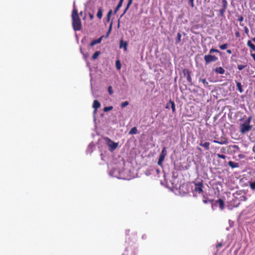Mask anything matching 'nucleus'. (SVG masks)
Segmentation results:
<instances>
[{
  "label": "nucleus",
  "mask_w": 255,
  "mask_h": 255,
  "mask_svg": "<svg viewBox=\"0 0 255 255\" xmlns=\"http://www.w3.org/2000/svg\"><path fill=\"white\" fill-rule=\"evenodd\" d=\"M200 145L202 147H204L206 150L209 149L210 143L209 142H205L204 143H203L202 141H201V143H200Z\"/></svg>",
  "instance_id": "obj_15"
},
{
  "label": "nucleus",
  "mask_w": 255,
  "mask_h": 255,
  "mask_svg": "<svg viewBox=\"0 0 255 255\" xmlns=\"http://www.w3.org/2000/svg\"><path fill=\"white\" fill-rule=\"evenodd\" d=\"M254 77L255 78V75L254 76Z\"/></svg>",
  "instance_id": "obj_59"
},
{
  "label": "nucleus",
  "mask_w": 255,
  "mask_h": 255,
  "mask_svg": "<svg viewBox=\"0 0 255 255\" xmlns=\"http://www.w3.org/2000/svg\"><path fill=\"white\" fill-rule=\"evenodd\" d=\"M254 95H255V92L254 93Z\"/></svg>",
  "instance_id": "obj_60"
},
{
  "label": "nucleus",
  "mask_w": 255,
  "mask_h": 255,
  "mask_svg": "<svg viewBox=\"0 0 255 255\" xmlns=\"http://www.w3.org/2000/svg\"><path fill=\"white\" fill-rule=\"evenodd\" d=\"M128 104H129L128 102V101L124 102L122 103V104H121V107L122 108H124L128 105Z\"/></svg>",
  "instance_id": "obj_31"
},
{
  "label": "nucleus",
  "mask_w": 255,
  "mask_h": 255,
  "mask_svg": "<svg viewBox=\"0 0 255 255\" xmlns=\"http://www.w3.org/2000/svg\"><path fill=\"white\" fill-rule=\"evenodd\" d=\"M103 37H104V36H102L99 38L93 40L90 44V46L93 47L97 44L100 43L102 41V40Z\"/></svg>",
  "instance_id": "obj_9"
},
{
  "label": "nucleus",
  "mask_w": 255,
  "mask_h": 255,
  "mask_svg": "<svg viewBox=\"0 0 255 255\" xmlns=\"http://www.w3.org/2000/svg\"><path fill=\"white\" fill-rule=\"evenodd\" d=\"M132 0H128V4H127V6H126V8H125L123 13L121 15V17H122L125 14V13L128 10V9L129 7L130 6L131 4L132 3Z\"/></svg>",
  "instance_id": "obj_17"
},
{
  "label": "nucleus",
  "mask_w": 255,
  "mask_h": 255,
  "mask_svg": "<svg viewBox=\"0 0 255 255\" xmlns=\"http://www.w3.org/2000/svg\"><path fill=\"white\" fill-rule=\"evenodd\" d=\"M181 34L180 33H178L177 38L176 39V42H175V43L176 44L180 43V42L181 41Z\"/></svg>",
  "instance_id": "obj_23"
},
{
  "label": "nucleus",
  "mask_w": 255,
  "mask_h": 255,
  "mask_svg": "<svg viewBox=\"0 0 255 255\" xmlns=\"http://www.w3.org/2000/svg\"><path fill=\"white\" fill-rule=\"evenodd\" d=\"M169 105L171 106L172 111L174 112L175 111V105L174 102L173 101L170 100L169 102L167 104L166 108H169Z\"/></svg>",
  "instance_id": "obj_13"
},
{
  "label": "nucleus",
  "mask_w": 255,
  "mask_h": 255,
  "mask_svg": "<svg viewBox=\"0 0 255 255\" xmlns=\"http://www.w3.org/2000/svg\"><path fill=\"white\" fill-rule=\"evenodd\" d=\"M236 85H237V88H238V90H239V91L242 93L243 92V89L242 88V85L241 84V83L239 82H236Z\"/></svg>",
  "instance_id": "obj_18"
},
{
  "label": "nucleus",
  "mask_w": 255,
  "mask_h": 255,
  "mask_svg": "<svg viewBox=\"0 0 255 255\" xmlns=\"http://www.w3.org/2000/svg\"><path fill=\"white\" fill-rule=\"evenodd\" d=\"M80 14H82V11H81V12H80Z\"/></svg>",
  "instance_id": "obj_58"
},
{
  "label": "nucleus",
  "mask_w": 255,
  "mask_h": 255,
  "mask_svg": "<svg viewBox=\"0 0 255 255\" xmlns=\"http://www.w3.org/2000/svg\"><path fill=\"white\" fill-rule=\"evenodd\" d=\"M197 149H199V150H201V148H199V147H198V148H197Z\"/></svg>",
  "instance_id": "obj_57"
},
{
  "label": "nucleus",
  "mask_w": 255,
  "mask_h": 255,
  "mask_svg": "<svg viewBox=\"0 0 255 255\" xmlns=\"http://www.w3.org/2000/svg\"><path fill=\"white\" fill-rule=\"evenodd\" d=\"M101 106L100 103L97 101V100H95L94 101L93 104V108L94 109V111L93 112V114H95L96 113L97 109L99 108Z\"/></svg>",
  "instance_id": "obj_8"
},
{
  "label": "nucleus",
  "mask_w": 255,
  "mask_h": 255,
  "mask_svg": "<svg viewBox=\"0 0 255 255\" xmlns=\"http://www.w3.org/2000/svg\"><path fill=\"white\" fill-rule=\"evenodd\" d=\"M127 46L128 43L126 41H124L123 40H121L120 42V48H124L125 50L126 51L127 50Z\"/></svg>",
  "instance_id": "obj_11"
},
{
  "label": "nucleus",
  "mask_w": 255,
  "mask_h": 255,
  "mask_svg": "<svg viewBox=\"0 0 255 255\" xmlns=\"http://www.w3.org/2000/svg\"><path fill=\"white\" fill-rule=\"evenodd\" d=\"M187 80L190 83H191L192 81V78L189 73H188L187 74Z\"/></svg>",
  "instance_id": "obj_41"
},
{
  "label": "nucleus",
  "mask_w": 255,
  "mask_h": 255,
  "mask_svg": "<svg viewBox=\"0 0 255 255\" xmlns=\"http://www.w3.org/2000/svg\"><path fill=\"white\" fill-rule=\"evenodd\" d=\"M228 47V44L225 43L222 45H219V48L222 50L226 49Z\"/></svg>",
  "instance_id": "obj_29"
},
{
  "label": "nucleus",
  "mask_w": 255,
  "mask_h": 255,
  "mask_svg": "<svg viewBox=\"0 0 255 255\" xmlns=\"http://www.w3.org/2000/svg\"><path fill=\"white\" fill-rule=\"evenodd\" d=\"M214 52L220 53L219 50H218V49H214V48H211L209 51V53L210 54H212Z\"/></svg>",
  "instance_id": "obj_33"
},
{
  "label": "nucleus",
  "mask_w": 255,
  "mask_h": 255,
  "mask_svg": "<svg viewBox=\"0 0 255 255\" xmlns=\"http://www.w3.org/2000/svg\"><path fill=\"white\" fill-rule=\"evenodd\" d=\"M250 186L252 190H255V181L251 182L250 183Z\"/></svg>",
  "instance_id": "obj_32"
},
{
  "label": "nucleus",
  "mask_w": 255,
  "mask_h": 255,
  "mask_svg": "<svg viewBox=\"0 0 255 255\" xmlns=\"http://www.w3.org/2000/svg\"><path fill=\"white\" fill-rule=\"evenodd\" d=\"M120 26V20H119L118 27Z\"/></svg>",
  "instance_id": "obj_56"
},
{
  "label": "nucleus",
  "mask_w": 255,
  "mask_h": 255,
  "mask_svg": "<svg viewBox=\"0 0 255 255\" xmlns=\"http://www.w3.org/2000/svg\"><path fill=\"white\" fill-rule=\"evenodd\" d=\"M166 154H167V151L166 149V147H164L161 151V153L160 155H164V156H165L166 155Z\"/></svg>",
  "instance_id": "obj_30"
},
{
  "label": "nucleus",
  "mask_w": 255,
  "mask_h": 255,
  "mask_svg": "<svg viewBox=\"0 0 255 255\" xmlns=\"http://www.w3.org/2000/svg\"><path fill=\"white\" fill-rule=\"evenodd\" d=\"M72 26L75 31H78L81 29V21L79 17L78 10L76 8L73 9L72 13Z\"/></svg>",
  "instance_id": "obj_1"
},
{
  "label": "nucleus",
  "mask_w": 255,
  "mask_h": 255,
  "mask_svg": "<svg viewBox=\"0 0 255 255\" xmlns=\"http://www.w3.org/2000/svg\"><path fill=\"white\" fill-rule=\"evenodd\" d=\"M116 66L117 69L120 70L121 68V64L119 60H117L116 62Z\"/></svg>",
  "instance_id": "obj_28"
},
{
  "label": "nucleus",
  "mask_w": 255,
  "mask_h": 255,
  "mask_svg": "<svg viewBox=\"0 0 255 255\" xmlns=\"http://www.w3.org/2000/svg\"><path fill=\"white\" fill-rule=\"evenodd\" d=\"M252 40H253L254 42H255V37L254 38H252Z\"/></svg>",
  "instance_id": "obj_54"
},
{
  "label": "nucleus",
  "mask_w": 255,
  "mask_h": 255,
  "mask_svg": "<svg viewBox=\"0 0 255 255\" xmlns=\"http://www.w3.org/2000/svg\"><path fill=\"white\" fill-rule=\"evenodd\" d=\"M217 206H218V204L216 202L215 203H212V206H211L212 210H215Z\"/></svg>",
  "instance_id": "obj_40"
},
{
  "label": "nucleus",
  "mask_w": 255,
  "mask_h": 255,
  "mask_svg": "<svg viewBox=\"0 0 255 255\" xmlns=\"http://www.w3.org/2000/svg\"><path fill=\"white\" fill-rule=\"evenodd\" d=\"M251 120H252V117H250L247 119V120L246 121V122L244 123L246 124H247L248 125H250V124L251 122Z\"/></svg>",
  "instance_id": "obj_35"
},
{
  "label": "nucleus",
  "mask_w": 255,
  "mask_h": 255,
  "mask_svg": "<svg viewBox=\"0 0 255 255\" xmlns=\"http://www.w3.org/2000/svg\"><path fill=\"white\" fill-rule=\"evenodd\" d=\"M199 81L201 82L203 84L204 86L205 87H207L208 86V82H207V81L205 79L200 78Z\"/></svg>",
  "instance_id": "obj_22"
},
{
  "label": "nucleus",
  "mask_w": 255,
  "mask_h": 255,
  "mask_svg": "<svg viewBox=\"0 0 255 255\" xmlns=\"http://www.w3.org/2000/svg\"><path fill=\"white\" fill-rule=\"evenodd\" d=\"M216 202L218 204H219L221 210H223L224 208V203L223 200L221 199H219L216 201Z\"/></svg>",
  "instance_id": "obj_14"
},
{
  "label": "nucleus",
  "mask_w": 255,
  "mask_h": 255,
  "mask_svg": "<svg viewBox=\"0 0 255 255\" xmlns=\"http://www.w3.org/2000/svg\"><path fill=\"white\" fill-rule=\"evenodd\" d=\"M103 15V11L101 7L99 8L98 12L97 13V16L99 18L101 19Z\"/></svg>",
  "instance_id": "obj_21"
},
{
  "label": "nucleus",
  "mask_w": 255,
  "mask_h": 255,
  "mask_svg": "<svg viewBox=\"0 0 255 255\" xmlns=\"http://www.w3.org/2000/svg\"><path fill=\"white\" fill-rule=\"evenodd\" d=\"M213 142L217 143H219V144H223L224 143V142H221V141H218V140H213Z\"/></svg>",
  "instance_id": "obj_45"
},
{
  "label": "nucleus",
  "mask_w": 255,
  "mask_h": 255,
  "mask_svg": "<svg viewBox=\"0 0 255 255\" xmlns=\"http://www.w3.org/2000/svg\"><path fill=\"white\" fill-rule=\"evenodd\" d=\"M228 6V2L226 0H222V8L220 9V15L225 18V12Z\"/></svg>",
  "instance_id": "obj_6"
},
{
  "label": "nucleus",
  "mask_w": 255,
  "mask_h": 255,
  "mask_svg": "<svg viewBox=\"0 0 255 255\" xmlns=\"http://www.w3.org/2000/svg\"><path fill=\"white\" fill-rule=\"evenodd\" d=\"M122 3L121 2H119L118 5L117 6V7H116L115 10H114V12L115 13H116L118 10L121 7V6H122Z\"/></svg>",
  "instance_id": "obj_27"
},
{
  "label": "nucleus",
  "mask_w": 255,
  "mask_h": 255,
  "mask_svg": "<svg viewBox=\"0 0 255 255\" xmlns=\"http://www.w3.org/2000/svg\"><path fill=\"white\" fill-rule=\"evenodd\" d=\"M216 155L222 159H225L226 158V156L224 154H221L219 153L216 154Z\"/></svg>",
  "instance_id": "obj_36"
},
{
  "label": "nucleus",
  "mask_w": 255,
  "mask_h": 255,
  "mask_svg": "<svg viewBox=\"0 0 255 255\" xmlns=\"http://www.w3.org/2000/svg\"><path fill=\"white\" fill-rule=\"evenodd\" d=\"M194 191L198 192V193H201L203 192V184L202 183H198L195 184Z\"/></svg>",
  "instance_id": "obj_7"
},
{
  "label": "nucleus",
  "mask_w": 255,
  "mask_h": 255,
  "mask_svg": "<svg viewBox=\"0 0 255 255\" xmlns=\"http://www.w3.org/2000/svg\"><path fill=\"white\" fill-rule=\"evenodd\" d=\"M222 246H223V245H222V243H218V244L217 245V246H216V248H218V249H219V248H220L222 247Z\"/></svg>",
  "instance_id": "obj_47"
},
{
  "label": "nucleus",
  "mask_w": 255,
  "mask_h": 255,
  "mask_svg": "<svg viewBox=\"0 0 255 255\" xmlns=\"http://www.w3.org/2000/svg\"><path fill=\"white\" fill-rule=\"evenodd\" d=\"M124 0H120V2H121L123 3Z\"/></svg>",
  "instance_id": "obj_55"
},
{
  "label": "nucleus",
  "mask_w": 255,
  "mask_h": 255,
  "mask_svg": "<svg viewBox=\"0 0 255 255\" xmlns=\"http://www.w3.org/2000/svg\"><path fill=\"white\" fill-rule=\"evenodd\" d=\"M112 23H111L110 25V27H109V30L107 32V36H108L109 34L111 33V30H112Z\"/></svg>",
  "instance_id": "obj_42"
},
{
  "label": "nucleus",
  "mask_w": 255,
  "mask_h": 255,
  "mask_svg": "<svg viewBox=\"0 0 255 255\" xmlns=\"http://www.w3.org/2000/svg\"><path fill=\"white\" fill-rule=\"evenodd\" d=\"M204 60L205 61V64L208 65L211 62L216 61L218 58L214 55L211 54H208L204 56Z\"/></svg>",
  "instance_id": "obj_4"
},
{
  "label": "nucleus",
  "mask_w": 255,
  "mask_h": 255,
  "mask_svg": "<svg viewBox=\"0 0 255 255\" xmlns=\"http://www.w3.org/2000/svg\"><path fill=\"white\" fill-rule=\"evenodd\" d=\"M251 56L253 57V58L254 59V60H255V53H251Z\"/></svg>",
  "instance_id": "obj_48"
},
{
  "label": "nucleus",
  "mask_w": 255,
  "mask_h": 255,
  "mask_svg": "<svg viewBox=\"0 0 255 255\" xmlns=\"http://www.w3.org/2000/svg\"><path fill=\"white\" fill-rule=\"evenodd\" d=\"M228 165L232 168H238L239 167V163L235 162L232 161H229Z\"/></svg>",
  "instance_id": "obj_12"
},
{
  "label": "nucleus",
  "mask_w": 255,
  "mask_h": 255,
  "mask_svg": "<svg viewBox=\"0 0 255 255\" xmlns=\"http://www.w3.org/2000/svg\"><path fill=\"white\" fill-rule=\"evenodd\" d=\"M238 20L240 22V25L242 26H244V24L242 23V22L244 20V17L242 15H238Z\"/></svg>",
  "instance_id": "obj_25"
},
{
  "label": "nucleus",
  "mask_w": 255,
  "mask_h": 255,
  "mask_svg": "<svg viewBox=\"0 0 255 255\" xmlns=\"http://www.w3.org/2000/svg\"><path fill=\"white\" fill-rule=\"evenodd\" d=\"M90 17L91 19H92L93 18V15L92 14H90Z\"/></svg>",
  "instance_id": "obj_53"
},
{
  "label": "nucleus",
  "mask_w": 255,
  "mask_h": 255,
  "mask_svg": "<svg viewBox=\"0 0 255 255\" xmlns=\"http://www.w3.org/2000/svg\"><path fill=\"white\" fill-rule=\"evenodd\" d=\"M112 13V10L111 9L109 11V12L107 14V21H109L110 20L111 15Z\"/></svg>",
  "instance_id": "obj_34"
},
{
  "label": "nucleus",
  "mask_w": 255,
  "mask_h": 255,
  "mask_svg": "<svg viewBox=\"0 0 255 255\" xmlns=\"http://www.w3.org/2000/svg\"><path fill=\"white\" fill-rule=\"evenodd\" d=\"M213 200H209L208 199H205L203 200V202L205 204H207L208 203H212L213 202Z\"/></svg>",
  "instance_id": "obj_37"
},
{
  "label": "nucleus",
  "mask_w": 255,
  "mask_h": 255,
  "mask_svg": "<svg viewBox=\"0 0 255 255\" xmlns=\"http://www.w3.org/2000/svg\"><path fill=\"white\" fill-rule=\"evenodd\" d=\"M106 144L110 147V150L113 151L116 149L119 145L118 142H115L108 137L104 138Z\"/></svg>",
  "instance_id": "obj_3"
},
{
  "label": "nucleus",
  "mask_w": 255,
  "mask_h": 255,
  "mask_svg": "<svg viewBox=\"0 0 255 255\" xmlns=\"http://www.w3.org/2000/svg\"><path fill=\"white\" fill-rule=\"evenodd\" d=\"M93 145H91V144H89V146H88V148L87 150V152H88V151L91 148V147H93Z\"/></svg>",
  "instance_id": "obj_49"
},
{
  "label": "nucleus",
  "mask_w": 255,
  "mask_h": 255,
  "mask_svg": "<svg viewBox=\"0 0 255 255\" xmlns=\"http://www.w3.org/2000/svg\"><path fill=\"white\" fill-rule=\"evenodd\" d=\"M247 45L253 50L255 51V45H254L251 40H249L247 42Z\"/></svg>",
  "instance_id": "obj_20"
},
{
  "label": "nucleus",
  "mask_w": 255,
  "mask_h": 255,
  "mask_svg": "<svg viewBox=\"0 0 255 255\" xmlns=\"http://www.w3.org/2000/svg\"><path fill=\"white\" fill-rule=\"evenodd\" d=\"M247 65H238V69L239 70H243L244 68H245L246 67Z\"/></svg>",
  "instance_id": "obj_38"
},
{
  "label": "nucleus",
  "mask_w": 255,
  "mask_h": 255,
  "mask_svg": "<svg viewBox=\"0 0 255 255\" xmlns=\"http://www.w3.org/2000/svg\"><path fill=\"white\" fill-rule=\"evenodd\" d=\"M73 9H74V8H76L75 7V1H74V2H73Z\"/></svg>",
  "instance_id": "obj_52"
},
{
  "label": "nucleus",
  "mask_w": 255,
  "mask_h": 255,
  "mask_svg": "<svg viewBox=\"0 0 255 255\" xmlns=\"http://www.w3.org/2000/svg\"><path fill=\"white\" fill-rule=\"evenodd\" d=\"M227 52L228 53H229V54H231V53H232V50H230V49H228V50H227Z\"/></svg>",
  "instance_id": "obj_51"
},
{
  "label": "nucleus",
  "mask_w": 255,
  "mask_h": 255,
  "mask_svg": "<svg viewBox=\"0 0 255 255\" xmlns=\"http://www.w3.org/2000/svg\"><path fill=\"white\" fill-rule=\"evenodd\" d=\"M113 109V106L105 107L103 109V111L105 112H107L112 110Z\"/></svg>",
  "instance_id": "obj_26"
},
{
  "label": "nucleus",
  "mask_w": 255,
  "mask_h": 255,
  "mask_svg": "<svg viewBox=\"0 0 255 255\" xmlns=\"http://www.w3.org/2000/svg\"><path fill=\"white\" fill-rule=\"evenodd\" d=\"M215 72L217 74H224L225 70L222 67H216L214 69Z\"/></svg>",
  "instance_id": "obj_10"
},
{
  "label": "nucleus",
  "mask_w": 255,
  "mask_h": 255,
  "mask_svg": "<svg viewBox=\"0 0 255 255\" xmlns=\"http://www.w3.org/2000/svg\"><path fill=\"white\" fill-rule=\"evenodd\" d=\"M252 126L243 123L240 125V130L242 133H245L251 130Z\"/></svg>",
  "instance_id": "obj_5"
},
{
  "label": "nucleus",
  "mask_w": 255,
  "mask_h": 255,
  "mask_svg": "<svg viewBox=\"0 0 255 255\" xmlns=\"http://www.w3.org/2000/svg\"><path fill=\"white\" fill-rule=\"evenodd\" d=\"M194 0H189V3L191 5L192 7L194 6Z\"/></svg>",
  "instance_id": "obj_43"
},
{
  "label": "nucleus",
  "mask_w": 255,
  "mask_h": 255,
  "mask_svg": "<svg viewBox=\"0 0 255 255\" xmlns=\"http://www.w3.org/2000/svg\"><path fill=\"white\" fill-rule=\"evenodd\" d=\"M108 92L110 95H112L114 93L113 89H112V87L111 86H110L108 87Z\"/></svg>",
  "instance_id": "obj_39"
},
{
  "label": "nucleus",
  "mask_w": 255,
  "mask_h": 255,
  "mask_svg": "<svg viewBox=\"0 0 255 255\" xmlns=\"http://www.w3.org/2000/svg\"><path fill=\"white\" fill-rule=\"evenodd\" d=\"M234 199L233 202L236 204V206L238 207L242 201H245L247 200V198L245 196V193L241 190L237 191L233 194Z\"/></svg>",
  "instance_id": "obj_2"
},
{
  "label": "nucleus",
  "mask_w": 255,
  "mask_h": 255,
  "mask_svg": "<svg viewBox=\"0 0 255 255\" xmlns=\"http://www.w3.org/2000/svg\"><path fill=\"white\" fill-rule=\"evenodd\" d=\"M165 157L164 155H160L158 161V165L159 166H161L162 165V163L163 160H164Z\"/></svg>",
  "instance_id": "obj_19"
},
{
  "label": "nucleus",
  "mask_w": 255,
  "mask_h": 255,
  "mask_svg": "<svg viewBox=\"0 0 255 255\" xmlns=\"http://www.w3.org/2000/svg\"><path fill=\"white\" fill-rule=\"evenodd\" d=\"M81 53L83 55L85 58H86L88 56V54L87 53L84 54L82 52V49H80Z\"/></svg>",
  "instance_id": "obj_44"
},
{
  "label": "nucleus",
  "mask_w": 255,
  "mask_h": 255,
  "mask_svg": "<svg viewBox=\"0 0 255 255\" xmlns=\"http://www.w3.org/2000/svg\"><path fill=\"white\" fill-rule=\"evenodd\" d=\"M137 133H138V130H137L136 127H135L132 128L129 131V134H136Z\"/></svg>",
  "instance_id": "obj_16"
},
{
  "label": "nucleus",
  "mask_w": 255,
  "mask_h": 255,
  "mask_svg": "<svg viewBox=\"0 0 255 255\" xmlns=\"http://www.w3.org/2000/svg\"><path fill=\"white\" fill-rule=\"evenodd\" d=\"M100 54V51L95 52L92 56V59L95 60L97 58V57L99 56Z\"/></svg>",
  "instance_id": "obj_24"
},
{
  "label": "nucleus",
  "mask_w": 255,
  "mask_h": 255,
  "mask_svg": "<svg viewBox=\"0 0 255 255\" xmlns=\"http://www.w3.org/2000/svg\"><path fill=\"white\" fill-rule=\"evenodd\" d=\"M244 28L245 32L247 34L248 33V32H249V29H248V28L246 26H244Z\"/></svg>",
  "instance_id": "obj_46"
},
{
  "label": "nucleus",
  "mask_w": 255,
  "mask_h": 255,
  "mask_svg": "<svg viewBox=\"0 0 255 255\" xmlns=\"http://www.w3.org/2000/svg\"><path fill=\"white\" fill-rule=\"evenodd\" d=\"M235 34H236V37H239L240 36V33L238 31L235 33Z\"/></svg>",
  "instance_id": "obj_50"
}]
</instances>
